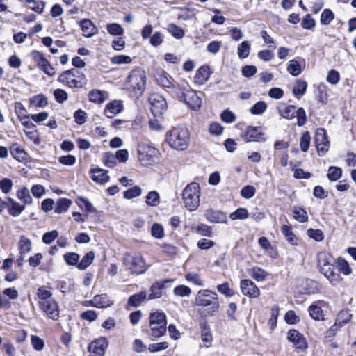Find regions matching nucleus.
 Here are the masks:
<instances>
[{
	"label": "nucleus",
	"mask_w": 356,
	"mask_h": 356,
	"mask_svg": "<svg viewBox=\"0 0 356 356\" xmlns=\"http://www.w3.org/2000/svg\"><path fill=\"white\" fill-rule=\"evenodd\" d=\"M318 265L320 271L330 282L332 285H336L341 280V275L339 274L337 261L328 253L321 252L318 254Z\"/></svg>",
	"instance_id": "1"
},
{
	"label": "nucleus",
	"mask_w": 356,
	"mask_h": 356,
	"mask_svg": "<svg viewBox=\"0 0 356 356\" xmlns=\"http://www.w3.org/2000/svg\"><path fill=\"white\" fill-rule=\"evenodd\" d=\"M165 141L174 149L184 150L189 145V131L186 127H174L166 133Z\"/></svg>",
	"instance_id": "2"
},
{
	"label": "nucleus",
	"mask_w": 356,
	"mask_h": 356,
	"mask_svg": "<svg viewBox=\"0 0 356 356\" xmlns=\"http://www.w3.org/2000/svg\"><path fill=\"white\" fill-rule=\"evenodd\" d=\"M200 186L198 183L191 182L182 191L184 206L189 211H195L200 205Z\"/></svg>",
	"instance_id": "3"
},
{
	"label": "nucleus",
	"mask_w": 356,
	"mask_h": 356,
	"mask_svg": "<svg viewBox=\"0 0 356 356\" xmlns=\"http://www.w3.org/2000/svg\"><path fill=\"white\" fill-rule=\"evenodd\" d=\"M172 94L180 102L184 103L190 108L197 110L200 108L202 100L195 91L180 86L174 87Z\"/></svg>",
	"instance_id": "4"
},
{
	"label": "nucleus",
	"mask_w": 356,
	"mask_h": 356,
	"mask_svg": "<svg viewBox=\"0 0 356 356\" xmlns=\"http://www.w3.org/2000/svg\"><path fill=\"white\" fill-rule=\"evenodd\" d=\"M194 301L197 306L209 307L208 313L210 314L216 312L220 307L218 294L209 289L200 290Z\"/></svg>",
	"instance_id": "5"
},
{
	"label": "nucleus",
	"mask_w": 356,
	"mask_h": 356,
	"mask_svg": "<svg viewBox=\"0 0 356 356\" xmlns=\"http://www.w3.org/2000/svg\"><path fill=\"white\" fill-rule=\"evenodd\" d=\"M149 334L154 340L164 336L166 333V316L163 312H152L149 314Z\"/></svg>",
	"instance_id": "6"
},
{
	"label": "nucleus",
	"mask_w": 356,
	"mask_h": 356,
	"mask_svg": "<svg viewBox=\"0 0 356 356\" xmlns=\"http://www.w3.org/2000/svg\"><path fill=\"white\" fill-rule=\"evenodd\" d=\"M146 80L145 71L141 69H136L132 70L128 76L127 84L136 96H140L145 90Z\"/></svg>",
	"instance_id": "7"
},
{
	"label": "nucleus",
	"mask_w": 356,
	"mask_h": 356,
	"mask_svg": "<svg viewBox=\"0 0 356 356\" xmlns=\"http://www.w3.org/2000/svg\"><path fill=\"white\" fill-rule=\"evenodd\" d=\"M85 75L76 69L63 72L58 78V81L70 88H81L84 84Z\"/></svg>",
	"instance_id": "8"
},
{
	"label": "nucleus",
	"mask_w": 356,
	"mask_h": 356,
	"mask_svg": "<svg viewBox=\"0 0 356 356\" xmlns=\"http://www.w3.org/2000/svg\"><path fill=\"white\" fill-rule=\"evenodd\" d=\"M138 159L143 165L148 166L156 162L159 151L147 143H139L137 147Z\"/></svg>",
	"instance_id": "9"
},
{
	"label": "nucleus",
	"mask_w": 356,
	"mask_h": 356,
	"mask_svg": "<svg viewBox=\"0 0 356 356\" xmlns=\"http://www.w3.org/2000/svg\"><path fill=\"white\" fill-rule=\"evenodd\" d=\"M124 264L133 274H143L147 270L145 260L140 254L126 253L124 257Z\"/></svg>",
	"instance_id": "10"
},
{
	"label": "nucleus",
	"mask_w": 356,
	"mask_h": 356,
	"mask_svg": "<svg viewBox=\"0 0 356 356\" xmlns=\"http://www.w3.org/2000/svg\"><path fill=\"white\" fill-rule=\"evenodd\" d=\"M149 102L151 105V111L154 117H161L167 111L166 100L159 94H152L149 97Z\"/></svg>",
	"instance_id": "11"
},
{
	"label": "nucleus",
	"mask_w": 356,
	"mask_h": 356,
	"mask_svg": "<svg viewBox=\"0 0 356 356\" xmlns=\"http://www.w3.org/2000/svg\"><path fill=\"white\" fill-rule=\"evenodd\" d=\"M287 339L298 350L302 351L307 348L308 346L305 337L296 330H290L288 332Z\"/></svg>",
	"instance_id": "12"
},
{
	"label": "nucleus",
	"mask_w": 356,
	"mask_h": 356,
	"mask_svg": "<svg viewBox=\"0 0 356 356\" xmlns=\"http://www.w3.org/2000/svg\"><path fill=\"white\" fill-rule=\"evenodd\" d=\"M40 309L45 312L47 316L54 320L59 318V309L58 302L54 299L49 301L39 302Z\"/></svg>",
	"instance_id": "13"
},
{
	"label": "nucleus",
	"mask_w": 356,
	"mask_h": 356,
	"mask_svg": "<svg viewBox=\"0 0 356 356\" xmlns=\"http://www.w3.org/2000/svg\"><path fill=\"white\" fill-rule=\"evenodd\" d=\"M241 292L243 295L252 298H257L260 291L256 284L250 280H243L240 284Z\"/></svg>",
	"instance_id": "14"
},
{
	"label": "nucleus",
	"mask_w": 356,
	"mask_h": 356,
	"mask_svg": "<svg viewBox=\"0 0 356 356\" xmlns=\"http://www.w3.org/2000/svg\"><path fill=\"white\" fill-rule=\"evenodd\" d=\"M204 217L211 223H227V214L220 210L209 209L205 211Z\"/></svg>",
	"instance_id": "15"
},
{
	"label": "nucleus",
	"mask_w": 356,
	"mask_h": 356,
	"mask_svg": "<svg viewBox=\"0 0 356 356\" xmlns=\"http://www.w3.org/2000/svg\"><path fill=\"white\" fill-rule=\"evenodd\" d=\"M108 344V343L105 337H100L89 344L88 350L95 354V356H103Z\"/></svg>",
	"instance_id": "16"
},
{
	"label": "nucleus",
	"mask_w": 356,
	"mask_h": 356,
	"mask_svg": "<svg viewBox=\"0 0 356 356\" xmlns=\"http://www.w3.org/2000/svg\"><path fill=\"white\" fill-rule=\"evenodd\" d=\"M245 140L249 141H261L263 140V134L261 128L257 127H248L243 136Z\"/></svg>",
	"instance_id": "17"
},
{
	"label": "nucleus",
	"mask_w": 356,
	"mask_h": 356,
	"mask_svg": "<svg viewBox=\"0 0 356 356\" xmlns=\"http://www.w3.org/2000/svg\"><path fill=\"white\" fill-rule=\"evenodd\" d=\"M79 26L82 30L83 35L86 38H91L98 32L97 26L88 19L80 21Z\"/></svg>",
	"instance_id": "18"
},
{
	"label": "nucleus",
	"mask_w": 356,
	"mask_h": 356,
	"mask_svg": "<svg viewBox=\"0 0 356 356\" xmlns=\"http://www.w3.org/2000/svg\"><path fill=\"white\" fill-rule=\"evenodd\" d=\"M172 282H173V280H164L153 284L150 288L149 299L159 298L162 296V290L165 288V284L171 283Z\"/></svg>",
	"instance_id": "19"
},
{
	"label": "nucleus",
	"mask_w": 356,
	"mask_h": 356,
	"mask_svg": "<svg viewBox=\"0 0 356 356\" xmlns=\"http://www.w3.org/2000/svg\"><path fill=\"white\" fill-rule=\"evenodd\" d=\"M123 108L120 101L114 100L108 103L104 109V114L108 118H112L115 115L120 113Z\"/></svg>",
	"instance_id": "20"
},
{
	"label": "nucleus",
	"mask_w": 356,
	"mask_h": 356,
	"mask_svg": "<svg viewBox=\"0 0 356 356\" xmlns=\"http://www.w3.org/2000/svg\"><path fill=\"white\" fill-rule=\"evenodd\" d=\"M8 213L13 217H18L25 209L24 205H21L11 197H7Z\"/></svg>",
	"instance_id": "21"
},
{
	"label": "nucleus",
	"mask_w": 356,
	"mask_h": 356,
	"mask_svg": "<svg viewBox=\"0 0 356 356\" xmlns=\"http://www.w3.org/2000/svg\"><path fill=\"white\" fill-rule=\"evenodd\" d=\"M10 152L12 156L19 161H26L28 159V154L17 143H13L11 145L10 147Z\"/></svg>",
	"instance_id": "22"
},
{
	"label": "nucleus",
	"mask_w": 356,
	"mask_h": 356,
	"mask_svg": "<svg viewBox=\"0 0 356 356\" xmlns=\"http://www.w3.org/2000/svg\"><path fill=\"white\" fill-rule=\"evenodd\" d=\"M92 305L98 308L108 307L113 305L108 296L105 293L96 295L91 301Z\"/></svg>",
	"instance_id": "23"
},
{
	"label": "nucleus",
	"mask_w": 356,
	"mask_h": 356,
	"mask_svg": "<svg viewBox=\"0 0 356 356\" xmlns=\"http://www.w3.org/2000/svg\"><path fill=\"white\" fill-rule=\"evenodd\" d=\"M210 72L208 66L204 65L200 67L196 72L195 76V81L198 84L205 83L209 79Z\"/></svg>",
	"instance_id": "24"
},
{
	"label": "nucleus",
	"mask_w": 356,
	"mask_h": 356,
	"mask_svg": "<svg viewBox=\"0 0 356 356\" xmlns=\"http://www.w3.org/2000/svg\"><path fill=\"white\" fill-rule=\"evenodd\" d=\"M90 172L92 174V179L98 184L106 183L109 179V177L107 175V171L103 169H92Z\"/></svg>",
	"instance_id": "25"
},
{
	"label": "nucleus",
	"mask_w": 356,
	"mask_h": 356,
	"mask_svg": "<svg viewBox=\"0 0 356 356\" xmlns=\"http://www.w3.org/2000/svg\"><path fill=\"white\" fill-rule=\"evenodd\" d=\"M156 79L158 84H159L161 86L168 88H172V91L173 90V88L175 86H173L172 82V79L166 72L162 71L161 72L158 73Z\"/></svg>",
	"instance_id": "26"
},
{
	"label": "nucleus",
	"mask_w": 356,
	"mask_h": 356,
	"mask_svg": "<svg viewBox=\"0 0 356 356\" xmlns=\"http://www.w3.org/2000/svg\"><path fill=\"white\" fill-rule=\"evenodd\" d=\"M250 275L257 282L264 281L268 273L260 267L254 266L249 271Z\"/></svg>",
	"instance_id": "27"
},
{
	"label": "nucleus",
	"mask_w": 356,
	"mask_h": 356,
	"mask_svg": "<svg viewBox=\"0 0 356 356\" xmlns=\"http://www.w3.org/2000/svg\"><path fill=\"white\" fill-rule=\"evenodd\" d=\"M281 231H282V234L285 236L287 241L290 244H291L293 245H296L298 244V239L296 236V235L293 233L291 228L289 226H288L286 225H282V228H281Z\"/></svg>",
	"instance_id": "28"
},
{
	"label": "nucleus",
	"mask_w": 356,
	"mask_h": 356,
	"mask_svg": "<svg viewBox=\"0 0 356 356\" xmlns=\"http://www.w3.org/2000/svg\"><path fill=\"white\" fill-rule=\"evenodd\" d=\"M95 258V253L90 251L86 253L82 259L77 264V268L81 270H86L93 261Z\"/></svg>",
	"instance_id": "29"
},
{
	"label": "nucleus",
	"mask_w": 356,
	"mask_h": 356,
	"mask_svg": "<svg viewBox=\"0 0 356 356\" xmlns=\"http://www.w3.org/2000/svg\"><path fill=\"white\" fill-rule=\"evenodd\" d=\"M106 92L99 90H92L88 94L89 100L91 102H94L95 104H101L105 100V95Z\"/></svg>",
	"instance_id": "30"
},
{
	"label": "nucleus",
	"mask_w": 356,
	"mask_h": 356,
	"mask_svg": "<svg viewBox=\"0 0 356 356\" xmlns=\"http://www.w3.org/2000/svg\"><path fill=\"white\" fill-rule=\"evenodd\" d=\"M72 201L67 198H60L57 200L54 211L56 213L65 212L72 204Z\"/></svg>",
	"instance_id": "31"
},
{
	"label": "nucleus",
	"mask_w": 356,
	"mask_h": 356,
	"mask_svg": "<svg viewBox=\"0 0 356 356\" xmlns=\"http://www.w3.org/2000/svg\"><path fill=\"white\" fill-rule=\"evenodd\" d=\"M17 197L24 204H31L32 203V197L30 195L29 190L26 187L18 190L16 193Z\"/></svg>",
	"instance_id": "32"
},
{
	"label": "nucleus",
	"mask_w": 356,
	"mask_h": 356,
	"mask_svg": "<svg viewBox=\"0 0 356 356\" xmlns=\"http://www.w3.org/2000/svg\"><path fill=\"white\" fill-rule=\"evenodd\" d=\"M147 294L145 291L132 295L129 298L128 305L136 307L140 305V303L146 298Z\"/></svg>",
	"instance_id": "33"
},
{
	"label": "nucleus",
	"mask_w": 356,
	"mask_h": 356,
	"mask_svg": "<svg viewBox=\"0 0 356 356\" xmlns=\"http://www.w3.org/2000/svg\"><path fill=\"white\" fill-rule=\"evenodd\" d=\"M18 245L21 255L29 253L31 250V241L24 236H21Z\"/></svg>",
	"instance_id": "34"
},
{
	"label": "nucleus",
	"mask_w": 356,
	"mask_h": 356,
	"mask_svg": "<svg viewBox=\"0 0 356 356\" xmlns=\"http://www.w3.org/2000/svg\"><path fill=\"white\" fill-rule=\"evenodd\" d=\"M307 88V83L305 81L298 79L293 88V93L296 97H300L305 93Z\"/></svg>",
	"instance_id": "35"
},
{
	"label": "nucleus",
	"mask_w": 356,
	"mask_h": 356,
	"mask_svg": "<svg viewBox=\"0 0 356 356\" xmlns=\"http://www.w3.org/2000/svg\"><path fill=\"white\" fill-rule=\"evenodd\" d=\"M296 107L293 105H289L284 108H279V113L283 118L291 120L296 117Z\"/></svg>",
	"instance_id": "36"
},
{
	"label": "nucleus",
	"mask_w": 356,
	"mask_h": 356,
	"mask_svg": "<svg viewBox=\"0 0 356 356\" xmlns=\"http://www.w3.org/2000/svg\"><path fill=\"white\" fill-rule=\"evenodd\" d=\"M201 339L205 343H211L212 341V335L209 326L206 323H201ZM206 346L209 345L206 344Z\"/></svg>",
	"instance_id": "37"
},
{
	"label": "nucleus",
	"mask_w": 356,
	"mask_h": 356,
	"mask_svg": "<svg viewBox=\"0 0 356 356\" xmlns=\"http://www.w3.org/2000/svg\"><path fill=\"white\" fill-rule=\"evenodd\" d=\"M309 312L311 317L316 321L323 320V310L321 307L316 304L312 305L309 307Z\"/></svg>",
	"instance_id": "38"
},
{
	"label": "nucleus",
	"mask_w": 356,
	"mask_h": 356,
	"mask_svg": "<svg viewBox=\"0 0 356 356\" xmlns=\"http://www.w3.org/2000/svg\"><path fill=\"white\" fill-rule=\"evenodd\" d=\"M250 44L248 41H243L238 47V55L241 59L246 58L250 54Z\"/></svg>",
	"instance_id": "39"
},
{
	"label": "nucleus",
	"mask_w": 356,
	"mask_h": 356,
	"mask_svg": "<svg viewBox=\"0 0 356 356\" xmlns=\"http://www.w3.org/2000/svg\"><path fill=\"white\" fill-rule=\"evenodd\" d=\"M342 175V170L339 167L331 166L328 169L327 177L331 181H337Z\"/></svg>",
	"instance_id": "40"
},
{
	"label": "nucleus",
	"mask_w": 356,
	"mask_h": 356,
	"mask_svg": "<svg viewBox=\"0 0 356 356\" xmlns=\"http://www.w3.org/2000/svg\"><path fill=\"white\" fill-rule=\"evenodd\" d=\"M248 211L245 208H238L235 211L229 215V218L232 220H245L248 218Z\"/></svg>",
	"instance_id": "41"
},
{
	"label": "nucleus",
	"mask_w": 356,
	"mask_h": 356,
	"mask_svg": "<svg viewBox=\"0 0 356 356\" xmlns=\"http://www.w3.org/2000/svg\"><path fill=\"white\" fill-rule=\"evenodd\" d=\"M293 217L296 220L300 222H307L308 220V216L307 212L299 207H293Z\"/></svg>",
	"instance_id": "42"
},
{
	"label": "nucleus",
	"mask_w": 356,
	"mask_h": 356,
	"mask_svg": "<svg viewBox=\"0 0 356 356\" xmlns=\"http://www.w3.org/2000/svg\"><path fill=\"white\" fill-rule=\"evenodd\" d=\"M168 31L174 38L177 39H181L184 35V29L175 24H170L168 26Z\"/></svg>",
	"instance_id": "43"
},
{
	"label": "nucleus",
	"mask_w": 356,
	"mask_h": 356,
	"mask_svg": "<svg viewBox=\"0 0 356 356\" xmlns=\"http://www.w3.org/2000/svg\"><path fill=\"white\" fill-rule=\"evenodd\" d=\"M352 318V314L349 309H343L341 310L337 316V322H338L340 325H343L344 324L348 323Z\"/></svg>",
	"instance_id": "44"
},
{
	"label": "nucleus",
	"mask_w": 356,
	"mask_h": 356,
	"mask_svg": "<svg viewBox=\"0 0 356 356\" xmlns=\"http://www.w3.org/2000/svg\"><path fill=\"white\" fill-rule=\"evenodd\" d=\"M37 295L40 299L39 302H45L54 300L51 291L47 289L44 286H41L38 289Z\"/></svg>",
	"instance_id": "45"
},
{
	"label": "nucleus",
	"mask_w": 356,
	"mask_h": 356,
	"mask_svg": "<svg viewBox=\"0 0 356 356\" xmlns=\"http://www.w3.org/2000/svg\"><path fill=\"white\" fill-rule=\"evenodd\" d=\"M106 28L108 32L112 35L120 36L122 35L124 32V29L117 23L108 24Z\"/></svg>",
	"instance_id": "46"
},
{
	"label": "nucleus",
	"mask_w": 356,
	"mask_h": 356,
	"mask_svg": "<svg viewBox=\"0 0 356 356\" xmlns=\"http://www.w3.org/2000/svg\"><path fill=\"white\" fill-rule=\"evenodd\" d=\"M102 162L107 168H113L117 163L116 156L111 152H106L102 157Z\"/></svg>",
	"instance_id": "47"
},
{
	"label": "nucleus",
	"mask_w": 356,
	"mask_h": 356,
	"mask_svg": "<svg viewBox=\"0 0 356 356\" xmlns=\"http://www.w3.org/2000/svg\"><path fill=\"white\" fill-rule=\"evenodd\" d=\"M159 195L156 191H152L148 193L145 201L147 205L155 207L159 204Z\"/></svg>",
	"instance_id": "48"
},
{
	"label": "nucleus",
	"mask_w": 356,
	"mask_h": 356,
	"mask_svg": "<svg viewBox=\"0 0 356 356\" xmlns=\"http://www.w3.org/2000/svg\"><path fill=\"white\" fill-rule=\"evenodd\" d=\"M141 193V188L138 186H135L125 191L123 193V195L125 199L131 200L132 198L140 196Z\"/></svg>",
	"instance_id": "49"
},
{
	"label": "nucleus",
	"mask_w": 356,
	"mask_h": 356,
	"mask_svg": "<svg viewBox=\"0 0 356 356\" xmlns=\"http://www.w3.org/2000/svg\"><path fill=\"white\" fill-rule=\"evenodd\" d=\"M337 269H339V274L341 273L345 275H348L351 273V268L348 262L343 259H339L337 261Z\"/></svg>",
	"instance_id": "50"
},
{
	"label": "nucleus",
	"mask_w": 356,
	"mask_h": 356,
	"mask_svg": "<svg viewBox=\"0 0 356 356\" xmlns=\"http://www.w3.org/2000/svg\"><path fill=\"white\" fill-rule=\"evenodd\" d=\"M279 314V309L277 306H273L271 308L270 318L268 322V325L271 330H273L277 326V316Z\"/></svg>",
	"instance_id": "51"
},
{
	"label": "nucleus",
	"mask_w": 356,
	"mask_h": 356,
	"mask_svg": "<svg viewBox=\"0 0 356 356\" xmlns=\"http://www.w3.org/2000/svg\"><path fill=\"white\" fill-rule=\"evenodd\" d=\"M287 70L291 75L295 76L299 75L302 72L300 64L295 60L289 62Z\"/></svg>",
	"instance_id": "52"
},
{
	"label": "nucleus",
	"mask_w": 356,
	"mask_h": 356,
	"mask_svg": "<svg viewBox=\"0 0 356 356\" xmlns=\"http://www.w3.org/2000/svg\"><path fill=\"white\" fill-rule=\"evenodd\" d=\"M310 140L311 137L309 132H304L300 140V149L302 152H306L308 150L310 145Z\"/></svg>",
	"instance_id": "53"
},
{
	"label": "nucleus",
	"mask_w": 356,
	"mask_h": 356,
	"mask_svg": "<svg viewBox=\"0 0 356 356\" xmlns=\"http://www.w3.org/2000/svg\"><path fill=\"white\" fill-rule=\"evenodd\" d=\"M334 15L330 9H325L321 15V23L324 25H328L334 19Z\"/></svg>",
	"instance_id": "54"
},
{
	"label": "nucleus",
	"mask_w": 356,
	"mask_h": 356,
	"mask_svg": "<svg viewBox=\"0 0 356 356\" xmlns=\"http://www.w3.org/2000/svg\"><path fill=\"white\" fill-rule=\"evenodd\" d=\"M65 261L70 266H74L79 264V254L75 252H68L63 256Z\"/></svg>",
	"instance_id": "55"
},
{
	"label": "nucleus",
	"mask_w": 356,
	"mask_h": 356,
	"mask_svg": "<svg viewBox=\"0 0 356 356\" xmlns=\"http://www.w3.org/2000/svg\"><path fill=\"white\" fill-rule=\"evenodd\" d=\"M266 104L263 101H259L252 106L250 111L253 115H261L266 111Z\"/></svg>",
	"instance_id": "56"
},
{
	"label": "nucleus",
	"mask_w": 356,
	"mask_h": 356,
	"mask_svg": "<svg viewBox=\"0 0 356 356\" xmlns=\"http://www.w3.org/2000/svg\"><path fill=\"white\" fill-rule=\"evenodd\" d=\"M328 140L326 136L325 130L324 129H319L316 131L315 134V144L317 147L318 145H321L323 143H327Z\"/></svg>",
	"instance_id": "57"
},
{
	"label": "nucleus",
	"mask_w": 356,
	"mask_h": 356,
	"mask_svg": "<svg viewBox=\"0 0 356 356\" xmlns=\"http://www.w3.org/2000/svg\"><path fill=\"white\" fill-rule=\"evenodd\" d=\"M174 294L179 297L188 296L191 293V289L185 285H178L173 290Z\"/></svg>",
	"instance_id": "58"
},
{
	"label": "nucleus",
	"mask_w": 356,
	"mask_h": 356,
	"mask_svg": "<svg viewBox=\"0 0 356 356\" xmlns=\"http://www.w3.org/2000/svg\"><path fill=\"white\" fill-rule=\"evenodd\" d=\"M31 341L32 346L35 350L41 351L44 348V341L39 337L32 335L31 337Z\"/></svg>",
	"instance_id": "59"
},
{
	"label": "nucleus",
	"mask_w": 356,
	"mask_h": 356,
	"mask_svg": "<svg viewBox=\"0 0 356 356\" xmlns=\"http://www.w3.org/2000/svg\"><path fill=\"white\" fill-rule=\"evenodd\" d=\"M169 344L166 341L159 342L156 343H152L149 346L148 350L151 353H155L165 350L168 348Z\"/></svg>",
	"instance_id": "60"
},
{
	"label": "nucleus",
	"mask_w": 356,
	"mask_h": 356,
	"mask_svg": "<svg viewBox=\"0 0 356 356\" xmlns=\"http://www.w3.org/2000/svg\"><path fill=\"white\" fill-rule=\"evenodd\" d=\"M58 237V232L56 230L48 232L42 236V242L45 244L51 243L56 238Z\"/></svg>",
	"instance_id": "61"
},
{
	"label": "nucleus",
	"mask_w": 356,
	"mask_h": 356,
	"mask_svg": "<svg viewBox=\"0 0 356 356\" xmlns=\"http://www.w3.org/2000/svg\"><path fill=\"white\" fill-rule=\"evenodd\" d=\"M217 289L220 293L225 295L226 297H231L234 295V291L230 289L228 282H224L218 285Z\"/></svg>",
	"instance_id": "62"
},
{
	"label": "nucleus",
	"mask_w": 356,
	"mask_h": 356,
	"mask_svg": "<svg viewBox=\"0 0 356 356\" xmlns=\"http://www.w3.org/2000/svg\"><path fill=\"white\" fill-rule=\"evenodd\" d=\"M257 72V68L254 65H245L241 69L242 75L246 78H250Z\"/></svg>",
	"instance_id": "63"
},
{
	"label": "nucleus",
	"mask_w": 356,
	"mask_h": 356,
	"mask_svg": "<svg viewBox=\"0 0 356 356\" xmlns=\"http://www.w3.org/2000/svg\"><path fill=\"white\" fill-rule=\"evenodd\" d=\"M54 95L56 101L59 104L63 103L68 98L67 93L62 89H56L54 92Z\"/></svg>",
	"instance_id": "64"
}]
</instances>
